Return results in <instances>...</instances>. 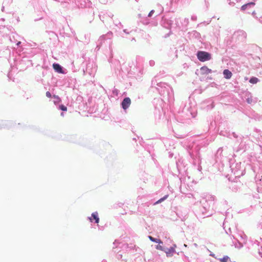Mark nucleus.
Here are the masks:
<instances>
[{
    "label": "nucleus",
    "mask_w": 262,
    "mask_h": 262,
    "mask_svg": "<svg viewBox=\"0 0 262 262\" xmlns=\"http://www.w3.org/2000/svg\"><path fill=\"white\" fill-rule=\"evenodd\" d=\"M197 57L202 62L209 60L211 58V54L205 51H199L197 53Z\"/></svg>",
    "instance_id": "1"
},
{
    "label": "nucleus",
    "mask_w": 262,
    "mask_h": 262,
    "mask_svg": "<svg viewBox=\"0 0 262 262\" xmlns=\"http://www.w3.org/2000/svg\"><path fill=\"white\" fill-rule=\"evenodd\" d=\"M131 104V100L129 97L125 98L121 103V105L124 110H126Z\"/></svg>",
    "instance_id": "2"
},
{
    "label": "nucleus",
    "mask_w": 262,
    "mask_h": 262,
    "mask_svg": "<svg viewBox=\"0 0 262 262\" xmlns=\"http://www.w3.org/2000/svg\"><path fill=\"white\" fill-rule=\"evenodd\" d=\"M200 70L202 75H207L212 72V70L206 66L202 67Z\"/></svg>",
    "instance_id": "3"
},
{
    "label": "nucleus",
    "mask_w": 262,
    "mask_h": 262,
    "mask_svg": "<svg viewBox=\"0 0 262 262\" xmlns=\"http://www.w3.org/2000/svg\"><path fill=\"white\" fill-rule=\"evenodd\" d=\"M89 219L91 222H92L93 220L95 221L96 223H98L99 222V218L98 217V213L97 212L93 213L91 217Z\"/></svg>",
    "instance_id": "4"
},
{
    "label": "nucleus",
    "mask_w": 262,
    "mask_h": 262,
    "mask_svg": "<svg viewBox=\"0 0 262 262\" xmlns=\"http://www.w3.org/2000/svg\"><path fill=\"white\" fill-rule=\"evenodd\" d=\"M53 69L55 71L59 73H63L62 67L58 63H54L53 64Z\"/></svg>",
    "instance_id": "5"
},
{
    "label": "nucleus",
    "mask_w": 262,
    "mask_h": 262,
    "mask_svg": "<svg viewBox=\"0 0 262 262\" xmlns=\"http://www.w3.org/2000/svg\"><path fill=\"white\" fill-rule=\"evenodd\" d=\"M223 74L224 75V77L226 79H230L232 75V74L231 71H230L228 69L224 70L223 71Z\"/></svg>",
    "instance_id": "6"
},
{
    "label": "nucleus",
    "mask_w": 262,
    "mask_h": 262,
    "mask_svg": "<svg viewBox=\"0 0 262 262\" xmlns=\"http://www.w3.org/2000/svg\"><path fill=\"white\" fill-rule=\"evenodd\" d=\"M259 81L258 79L255 77H252L250 78L249 82L252 84H255Z\"/></svg>",
    "instance_id": "7"
},
{
    "label": "nucleus",
    "mask_w": 262,
    "mask_h": 262,
    "mask_svg": "<svg viewBox=\"0 0 262 262\" xmlns=\"http://www.w3.org/2000/svg\"><path fill=\"white\" fill-rule=\"evenodd\" d=\"M148 238L152 242L158 243H162L160 239L155 238L153 237H152L151 236H149Z\"/></svg>",
    "instance_id": "8"
},
{
    "label": "nucleus",
    "mask_w": 262,
    "mask_h": 262,
    "mask_svg": "<svg viewBox=\"0 0 262 262\" xmlns=\"http://www.w3.org/2000/svg\"><path fill=\"white\" fill-rule=\"evenodd\" d=\"M229 259V257L228 256H225L223 258L219 259V260L221 262H228Z\"/></svg>",
    "instance_id": "9"
},
{
    "label": "nucleus",
    "mask_w": 262,
    "mask_h": 262,
    "mask_svg": "<svg viewBox=\"0 0 262 262\" xmlns=\"http://www.w3.org/2000/svg\"><path fill=\"white\" fill-rule=\"evenodd\" d=\"M53 97L55 99L54 101L55 103H58L61 102V99L58 96L53 95Z\"/></svg>",
    "instance_id": "10"
},
{
    "label": "nucleus",
    "mask_w": 262,
    "mask_h": 262,
    "mask_svg": "<svg viewBox=\"0 0 262 262\" xmlns=\"http://www.w3.org/2000/svg\"><path fill=\"white\" fill-rule=\"evenodd\" d=\"M168 195H165L163 198L159 199L158 201H157L155 203V204H159V203H161L162 201H164L165 199H166L167 198H168Z\"/></svg>",
    "instance_id": "11"
},
{
    "label": "nucleus",
    "mask_w": 262,
    "mask_h": 262,
    "mask_svg": "<svg viewBox=\"0 0 262 262\" xmlns=\"http://www.w3.org/2000/svg\"><path fill=\"white\" fill-rule=\"evenodd\" d=\"M59 108L60 110H61L62 111H67V107L66 106H65L64 105H60L59 106Z\"/></svg>",
    "instance_id": "12"
},
{
    "label": "nucleus",
    "mask_w": 262,
    "mask_h": 262,
    "mask_svg": "<svg viewBox=\"0 0 262 262\" xmlns=\"http://www.w3.org/2000/svg\"><path fill=\"white\" fill-rule=\"evenodd\" d=\"M248 6H249L248 4H245V5H243L241 7V10H243V11L247 9Z\"/></svg>",
    "instance_id": "13"
},
{
    "label": "nucleus",
    "mask_w": 262,
    "mask_h": 262,
    "mask_svg": "<svg viewBox=\"0 0 262 262\" xmlns=\"http://www.w3.org/2000/svg\"><path fill=\"white\" fill-rule=\"evenodd\" d=\"M247 102L248 103H251L252 102V99L251 98H248L247 99Z\"/></svg>",
    "instance_id": "14"
},
{
    "label": "nucleus",
    "mask_w": 262,
    "mask_h": 262,
    "mask_svg": "<svg viewBox=\"0 0 262 262\" xmlns=\"http://www.w3.org/2000/svg\"><path fill=\"white\" fill-rule=\"evenodd\" d=\"M46 96L49 98H50L52 96L51 94L49 92H47L46 93Z\"/></svg>",
    "instance_id": "15"
},
{
    "label": "nucleus",
    "mask_w": 262,
    "mask_h": 262,
    "mask_svg": "<svg viewBox=\"0 0 262 262\" xmlns=\"http://www.w3.org/2000/svg\"><path fill=\"white\" fill-rule=\"evenodd\" d=\"M154 12H155V11H154V10H151V11H150V12L149 13V14H148V16L149 17H151V16H152V14L154 13Z\"/></svg>",
    "instance_id": "16"
},
{
    "label": "nucleus",
    "mask_w": 262,
    "mask_h": 262,
    "mask_svg": "<svg viewBox=\"0 0 262 262\" xmlns=\"http://www.w3.org/2000/svg\"><path fill=\"white\" fill-rule=\"evenodd\" d=\"M156 248L157 249L161 250H162V249H163L162 247L160 245H157L156 246Z\"/></svg>",
    "instance_id": "17"
},
{
    "label": "nucleus",
    "mask_w": 262,
    "mask_h": 262,
    "mask_svg": "<svg viewBox=\"0 0 262 262\" xmlns=\"http://www.w3.org/2000/svg\"><path fill=\"white\" fill-rule=\"evenodd\" d=\"M248 5H255V3H253V2H250V3H248Z\"/></svg>",
    "instance_id": "18"
},
{
    "label": "nucleus",
    "mask_w": 262,
    "mask_h": 262,
    "mask_svg": "<svg viewBox=\"0 0 262 262\" xmlns=\"http://www.w3.org/2000/svg\"><path fill=\"white\" fill-rule=\"evenodd\" d=\"M20 44V41H19L17 43V45L18 46Z\"/></svg>",
    "instance_id": "19"
},
{
    "label": "nucleus",
    "mask_w": 262,
    "mask_h": 262,
    "mask_svg": "<svg viewBox=\"0 0 262 262\" xmlns=\"http://www.w3.org/2000/svg\"><path fill=\"white\" fill-rule=\"evenodd\" d=\"M61 115L62 116H63V113H61Z\"/></svg>",
    "instance_id": "20"
}]
</instances>
